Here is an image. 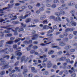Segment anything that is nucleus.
Masks as SVG:
<instances>
[{
    "instance_id": "1",
    "label": "nucleus",
    "mask_w": 77,
    "mask_h": 77,
    "mask_svg": "<svg viewBox=\"0 0 77 77\" xmlns=\"http://www.w3.org/2000/svg\"><path fill=\"white\" fill-rule=\"evenodd\" d=\"M20 29H19V28L18 27H17L16 29H15V31H14V30L12 29V28H10L8 29L7 30H5V31L4 32V33H9L10 32V30H11L12 32H14V35H18V34L17 33V31L18 30L19 32H20V31H23V29L21 28Z\"/></svg>"
},
{
    "instance_id": "2",
    "label": "nucleus",
    "mask_w": 77,
    "mask_h": 77,
    "mask_svg": "<svg viewBox=\"0 0 77 77\" xmlns=\"http://www.w3.org/2000/svg\"><path fill=\"white\" fill-rule=\"evenodd\" d=\"M0 61L2 62V63L0 64V65H3V64L4 65V66L2 67L3 69L5 68H8L9 67V66L8 65H7L5 63V61H3V59H0Z\"/></svg>"
},
{
    "instance_id": "3",
    "label": "nucleus",
    "mask_w": 77,
    "mask_h": 77,
    "mask_svg": "<svg viewBox=\"0 0 77 77\" xmlns=\"http://www.w3.org/2000/svg\"><path fill=\"white\" fill-rule=\"evenodd\" d=\"M26 15L24 17H23V16H22L21 17H19V18L20 19H24V18H26V17H29V16H30V15H31L32 14L30 11H27L26 13Z\"/></svg>"
},
{
    "instance_id": "4",
    "label": "nucleus",
    "mask_w": 77,
    "mask_h": 77,
    "mask_svg": "<svg viewBox=\"0 0 77 77\" xmlns=\"http://www.w3.org/2000/svg\"><path fill=\"white\" fill-rule=\"evenodd\" d=\"M8 51V48H6L5 50H3L2 49H1L0 50V52H2V53H4L5 54H8L9 52Z\"/></svg>"
},
{
    "instance_id": "5",
    "label": "nucleus",
    "mask_w": 77,
    "mask_h": 77,
    "mask_svg": "<svg viewBox=\"0 0 77 77\" xmlns=\"http://www.w3.org/2000/svg\"><path fill=\"white\" fill-rule=\"evenodd\" d=\"M64 7H65V5L63 4L62 7L58 8V10L59 11H63L64 10Z\"/></svg>"
},
{
    "instance_id": "6",
    "label": "nucleus",
    "mask_w": 77,
    "mask_h": 77,
    "mask_svg": "<svg viewBox=\"0 0 77 77\" xmlns=\"http://www.w3.org/2000/svg\"><path fill=\"white\" fill-rule=\"evenodd\" d=\"M24 61L25 63H26V62H27V60H26V57L25 56H23L21 60V63H22Z\"/></svg>"
},
{
    "instance_id": "7",
    "label": "nucleus",
    "mask_w": 77,
    "mask_h": 77,
    "mask_svg": "<svg viewBox=\"0 0 77 77\" xmlns=\"http://www.w3.org/2000/svg\"><path fill=\"white\" fill-rule=\"evenodd\" d=\"M71 69L72 71L71 70H69V72H70V74H72V72H75V69H74L73 67Z\"/></svg>"
},
{
    "instance_id": "8",
    "label": "nucleus",
    "mask_w": 77,
    "mask_h": 77,
    "mask_svg": "<svg viewBox=\"0 0 77 77\" xmlns=\"http://www.w3.org/2000/svg\"><path fill=\"white\" fill-rule=\"evenodd\" d=\"M19 51H20V50L16 51L15 52L17 56H21V55H22V53Z\"/></svg>"
},
{
    "instance_id": "9",
    "label": "nucleus",
    "mask_w": 77,
    "mask_h": 77,
    "mask_svg": "<svg viewBox=\"0 0 77 77\" xmlns=\"http://www.w3.org/2000/svg\"><path fill=\"white\" fill-rule=\"evenodd\" d=\"M56 21L58 22H59L60 21H62V20H61V18L60 17L58 16L56 18Z\"/></svg>"
},
{
    "instance_id": "10",
    "label": "nucleus",
    "mask_w": 77,
    "mask_h": 77,
    "mask_svg": "<svg viewBox=\"0 0 77 77\" xmlns=\"http://www.w3.org/2000/svg\"><path fill=\"white\" fill-rule=\"evenodd\" d=\"M65 59H66V57H62L60 58H59L57 60V61H61L62 60H64Z\"/></svg>"
},
{
    "instance_id": "11",
    "label": "nucleus",
    "mask_w": 77,
    "mask_h": 77,
    "mask_svg": "<svg viewBox=\"0 0 77 77\" xmlns=\"http://www.w3.org/2000/svg\"><path fill=\"white\" fill-rule=\"evenodd\" d=\"M24 77H33V75L32 74H29L28 75L27 74H25L24 75Z\"/></svg>"
},
{
    "instance_id": "12",
    "label": "nucleus",
    "mask_w": 77,
    "mask_h": 77,
    "mask_svg": "<svg viewBox=\"0 0 77 77\" xmlns=\"http://www.w3.org/2000/svg\"><path fill=\"white\" fill-rule=\"evenodd\" d=\"M71 24L72 26H76V25H77L76 23L73 21H72L71 22Z\"/></svg>"
},
{
    "instance_id": "13",
    "label": "nucleus",
    "mask_w": 77,
    "mask_h": 77,
    "mask_svg": "<svg viewBox=\"0 0 77 77\" xmlns=\"http://www.w3.org/2000/svg\"><path fill=\"white\" fill-rule=\"evenodd\" d=\"M46 18V16L44 15H43L41 16L40 18V20H44V19H45V18Z\"/></svg>"
},
{
    "instance_id": "14",
    "label": "nucleus",
    "mask_w": 77,
    "mask_h": 77,
    "mask_svg": "<svg viewBox=\"0 0 77 77\" xmlns=\"http://www.w3.org/2000/svg\"><path fill=\"white\" fill-rule=\"evenodd\" d=\"M24 39H25V38H24L23 39H20L19 38H18V39H17L16 40H15L14 42H15L17 43V42H18V41H20V40H22V41H24Z\"/></svg>"
},
{
    "instance_id": "15",
    "label": "nucleus",
    "mask_w": 77,
    "mask_h": 77,
    "mask_svg": "<svg viewBox=\"0 0 77 77\" xmlns=\"http://www.w3.org/2000/svg\"><path fill=\"white\" fill-rule=\"evenodd\" d=\"M14 43V41H9L6 42V44H12Z\"/></svg>"
},
{
    "instance_id": "16",
    "label": "nucleus",
    "mask_w": 77,
    "mask_h": 77,
    "mask_svg": "<svg viewBox=\"0 0 77 77\" xmlns=\"http://www.w3.org/2000/svg\"><path fill=\"white\" fill-rule=\"evenodd\" d=\"M33 46V45H29L28 48H26V50H27V51H29L31 49V47Z\"/></svg>"
},
{
    "instance_id": "17",
    "label": "nucleus",
    "mask_w": 77,
    "mask_h": 77,
    "mask_svg": "<svg viewBox=\"0 0 77 77\" xmlns=\"http://www.w3.org/2000/svg\"><path fill=\"white\" fill-rule=\"evenodd\" d=\"M55 44H53V47H52V48H57L58 49H60V48L58 47V46H54V45H55Z\"/></svg>"
},
{
    "instance_id": "18",
    "label": "nucleus",
    "mask_w": 77,
    "mask_h": 77,
    "mask_svg": "<svg viewBox=\"0 0 77 77\" xmlns=\"http://www.w3.org/2000/svg\"><path fill=\"white\" fill-rule=\"evenodd\" d=\"M75 3L73 2H71L70 3H69L68 4V6H72V5H74Z\"/></svg>"
},
{
    "instance_id": "19",
    "label": "nucleus",
    "mask_w": 77,
    "mask_h": 77,
    "mask_svg": "<svg viewBox=\"0 0 77 77\" xmlns=\"http://www.w3.org/2000/svg\"><path fill=\"white\" fill-rule=\"evenodd\" d=\"M53 53H54V51H53L50 50L49 51L48 54H53Z\"/></svg>"
},
{
    "instance_id": "20",
    "label": "nucleus",
    "mask_w": 77,
    "mask_h": 77,
    "mask_svg": "<svg viewBox=\"0 0 77 77\" xmlns=\"http://www.w3.org/2000/svg\"><path fill=\"white\" fill-rule=\"evenodd\" d=\"M52 66V64H51V62H49L48 63V68H50Z\"/></svg>"
},
{
    "instance_id": "21",
    "label": "nucleus",
    "mask_w": 77,
    "mask_h": 77,
    "mask_svg": "<svg viewBox=\"0 0 77 77\" xmlns=\"http://www.w3.org/2000/svg\"><path fill=\"white\" fill-rule=\"evenodd\" d=\"M27 72V69H26V68H24V71L23 72V74H26V72Z\"/></svg>"
},
{
    "instance_id": "22",
    "label": "nucleus",
    "mask_w": 77,
    "mask_h": 77,
    "mask_svg": "<svg viewBox=\"0 0 77 77\" xmlns=\"http://www.w3.org/2000/svg\"><path fill=\"white\" fill-rule=\"evenodd\" d=\"M8 8H3V9H1L0 10V13H3V11H4V10H5V9H8Z\"/></svg>"
},
{
    "instance_id": "23",
    "label": "nucleus",
    "mask_w": 77,
    "mask_h": 77,
    "mask_svg": "<svg viewBox=\"0 0 77 77\" xmlns=\"http://www.w3.org/2000/svg\"><path fill=\"white\" fill-rule=\"evenodd\" d=\"M48 21L47 20H46L43 21V24H48Z\"/></svg>"
},
{
    "instance_id": "24",
    "label": "nucleus",
    "mask_w": 77,
    "mask_h": 77,
    "mask_svg": "<svg viewBox=\"0 0 77 77\" xmlns=\"http://www.w3.org/2000/svg\"><path fill=\"white\" fill-rule=\"evenodd\" d=\"M65 18H66L67 22H69V20L68 19V18H67L66 17H62V20H64Z\"/></svg>"
},
{
    "instance_id": "25",
    "label": "nucleus",
    "mask_w": 77,
    "mask_h": 77,
    "mask_svg": "<svg viewBox=\"0 0 77 77\" xmlns=\"http://www.w3.org/2000/svg\"><path fill=\"white\" fill-rule=\"evenodd\" d=\"M61 14L60 11V12H56L55 13V15L57 16H60Z\"/></svg>"
},
{
    "instance_id": "26",
    "label": "nucleus",
    "mask_w": 77,
    "mask_h": 77,
    "mask_svg": "<svg viewBox=\"0 0 77 77\" xmlns=\"http://www.w3.org/2000/svg\"><path fill=\"white\" fill-rule=\"evenodd\" d=\"M38 35H36L35 36H34V38H32V40H33L34 39H35V38H38Z\"/></svg>"
},
{
    "instance_id": "27",
    "label": "nucleus",
    "mask_w": 77,
    "mask_h": 77,
    "mask_svg": "<svg viewBox=\"0 0 77 77\" xmlns=\"http://www.w3.org/2000/svg\"><path fill=\"white\" fill-rule=\"evenodd\" d=\"M49 18L51 20V19H53V20H54V19H55V17L54 16H51Z\"/></svg>"
},
{
    "instance_id": "28",
    "label": "nucleus",
    "mask_w": 77,
    "mask_h": 77,
    "mask_svg": "<svg viewBox=\"0 0 77 77\" xmlns=\"http://www.w3.org/2000/svg\"><path fill=\"white\" fill-rule=\"evenodd\" d=\"M31 19H28L27 20H25V22H26V23H29V22L31 21Z\"/></svg>"
},
{
    "instance_id": "29",
    "label": "nucleus",
    "mask_w": 77,
    "mask_h": 77,
    "mask_svg": "<svg viewBox=\"0 0 77 77\" xmlns=\"http://www.w3.org/2000/svg\"><path fill=\"white\" fill-rule=\"evenodd\" d=\"M60 13L62 15H65V11H60Z\"/></svg>"
},
{
    "instance_id": "30",
    "label": "nucleus",
    "mask_w": 77,
    "mask_h": 77,
    "mask_svg": "<svg viewBox=\"0 0 77 77\" xmlns=\"http://www.w3.org/2000/svg\"><path fill=\"white\" fill-rule=\"evenodd\" d=\"M48 26L47 25H45L43 27V29H48Z\"/></svg>"
},
{
    "instance_id": "31",
    "label": "nucleus",
    "mask_w": 77,
    "mask_h": 77,
    "mask_svg": "<svg viewBox=\"0 0 77 77\" xmlns=\"http://www.w3.org/2000/svg\"><path fill=\"white\" fill-rule=\"evenodd\" d=\"M42 53H43V52H41V53L40 54L38 53L37 52H36L35 53V54H37L38 56H40L41 55H42Z\"/></svg>"
},
{
    "instance_id": "32",
    "label": "nucleus",
    "mask_w": 77,
    "mask_h": 77,
    "mask_svg": "<svg viewBox=\"0 0 77 77\" xmlns=\"http://www.w3.org/2000/svg\"><path fill=\"white\" fill-rule=\"evenodd\" d=\"M71 47L70 46H66L65 47V49L66 50H68V49H69V48H71Z\"/></svg>"
},
{
    "instance_id": "33",
    "label": "nucleus",
    "mask_w": 77,
    "mask_h": 77,
    "mask_svg": "<svg viewBox=\"0 0 77 77\" xmlns=\"http://www.w3.org/2000/svg\"><path fill=\"white\" fill-rule=\"evenodd\" d=\"M12 35L11 34H8L5 35L6 37H8V36H12Z\"/></svg>"
},
{
    "instance_id": "34",
    "label": "nucleus",
    "mask_w": 77,
    "mask_h": 77,
    "mask_svg": "<svg viewBox=\"0 0 77 77\" xmlns=\"http://www.w3.org/2000/svg\"><path fill=\"white\" fill-rule=\"evenodd\" d=\"M45 57H46V55H43V56H41L40 57V59H43V58H44Z\"/></svg>"
},
{
    "instance_id": "35",
    "label": "nucleus",
    "mask_w": 77,
    "mask_h": 77,
    "mask_svg": "<svg viewBox=\"0 0 77 77\" xmlns=\"http://www.w3.org/2000/svg\"><path fill=\"white\" fill-rule=\"evenodd\" d=\"M74 28H69V31L70 32H72L73 30H74Z\"/></svg>"
},
{
    "instance_id": "36",
    "label": "nucleus",
    "mask_w": 77,
    "mask_h": 77,
    "mask_svg": "<svg viewBox=\"0 0 77 77\" xmlns=\"http://www.w3.org/2000/svg\"><path fill=\"white\" fill-rule=\"evenodd\" d=\"M72 16L73 17L74 19L75 20H77V17H76L75 16V15L74 14H72Z\"/></svg>"
},
{
    "instance_id": "37",
    "label": "nucleus",
    "mask_w": 77,
    "mask_h": 77,
    "mask_svg": "<svg viewBox=\"0 0 77 77\" xmlns=\"http://www.w3.org/2000/svg\"><path fill=\"white\" fill-rule=\"evenodd\" d=\"M17 47L18 46H17V45H14L13 46V48H17Z\"/></svg>"
},
{
    "instance_id": "38",
    "label": "nucleus",
    "mask_w": 77,
    "mask_h": 77,
    "mask_svg": "<svg viewBox=\"0 0 77 77\" xmlns=\"http://www.w3.org/2000/svg\"><path fill=\"white\" fill-rule=\"evenodd\" d=\"M71 65H69L67 66V68L68 69H71Z\"/></svg>"
},
{
    "instance_id": "39",
    "label": "nucleus",
    "mask_w": 77,
    "mask_h": 77,
    "mask_svg": "<svg viewBox=\"0 0 77 77\" xmlns=\"http://www.w3.org/2000/svg\"><path fill=\"white\" fill-rule=\"evenodd\" d=\"M15 69L18 72H19V71H20V70H19V68L18 67H15Z\"/></svg>"
},
{
    "instance_id": "40",
    "label": "nucleus",
    "mask_w": 77,
    "mask_h": 77,
    "mask_svg": "<svg viewBox=\"0 0 77 77\" xmlns=\"http://www.w3.org/2000/svg\"><path fill=\"white\" fill-rule=\"evenodd\" d=\"M59 45L60 46H63V45H65V44L63 43H60Z\"/></svg>"
},
{
    "instance_id": "41",
    "label": "nucleus",
    "mask_w": 77,
    "mask_h": 77,
    "mask_svg": "<svg viewBox=\"0 0 77 77\" xmlns=\"http://www.w3.org/2000/svg\"><path fill=\"white\" fill-rule=\"evenodd\" d=\"M66 62L68 63H70V60L69 59H67L66 60Z\"/></svg>"
},
{
    "instance_id": "42",
    "label": "nucleus",
    "mask_w": 77,
    "mask_h": 77,
    "mask_svg": "<svg viewBox=\"0 0 77 77\" xmlns=\"http://www.w3.org/2000/svg\"><path fill=\"white\" fill-rule=\"evenodd\" d=\"M21 25H22V28H23V27H25L26 26V25H23V23H21Z\"/></svg>"
},
{
    "instance_id": "43",
    "label": "nucleus",
    "mask_w": 77,
    "mask_h": 77,
    "mask_svg": "<svg viewBox=\"0 0 77 77\" xmlns=\"http://www.w3.org/2000/svg\"><path fill=\"white\" fill-rule=\"evenodd\" d=\"M54 32V30L51 29L48 31V33H52V32Z\"/></svg>"
},
{
    "instance_id": "44",
    "label": "nucleus",
    "mask_w": 77,
    "mask_h": 77,
    "mask_svg": "<svg viewBox=\"0 0 77 77\" xmlns=\"http://www.w3.org/2000/svg\"><path fill=\"white\" fill-rule=\"evenodd\" d=\"M5 74V72L3 71L1 72V75H4Z\"/></svg>"
},
{
    "instance_id": "45",
    "label": "nucleus",
    "mask_w": 77,
    "mask_h": 77,
    "mask_svg": "<svg viewBox=\"0 0 77 77\" xmlns=\"http://www.w3.org/2000/svg\"><path fill=\"white\" fill-rule=\"evenodd\" d=\"M5 20L2 19V18H0V22L1 23H2L3 21H4Z\"/></svg>"
},
{
    "instance_id": "46",
    "label": "nucleus",
    "mask_w": 77,
    "mask_h": 77,
    "mask_svg": "<svg viewBox=\"0 0 77 77\" xmlns=\"http://www.w3.org/2000/svg\"><path fill=\"white\" fill-rule=\"evenodd\" d=\"M10 57L8 55L6 56L5 57H4V58H6V59H8Z\"/></svg>"
},
{
    "instance_id": "47",
    "label": "nucleus",
    "mask_w": 77,
    "mask_h": 77,
    "mask_svg": "<svg viewBox=\"0 0 77 77\" xmlns=\"http://www.w3.org/2000/svg\"><path fill=\"white\" fill-rule=\"evenodd\" d=\"M40 11H44V9L43 8H41L39 9Z\"/></svg>"
},
{
    "instance_id": "48",
    "label": "nucleus",
    "mask_w": 77,
    "mask_h": 77,
    "mask_svg": "<svg viewBox=\"0 0 77 77\" xmlns=\"http://www.w3.org/2000/svg\"><path fill=\"white\" fill-rule=\"evenodd\" d=\"M51 7L52 8H54L56 7V5L54 4Z\"/></svg>"
},
{
    "instance_id": "49",
    "label": "nucleus",
    "mask_w": 77,
    "mask_h": 77,
    "mask_svg": "<svg viewBox=\"0 0 77 77\" xmlns=\"http://www.w3.org/2000/svg\"><path fill=\"white\" fill-rule=\"evenodd\" d=\"M44 74H45V75H48V72L47 71L45 72L44 73Z\"/></svg>"
},
{
    "instance_id": "50",
    "label": "nucleus",
    "mask_w": 77,
    "mask_h": 77,
    "mask_svg": "<svg viewBox=\"0 0 77 77\" xmlns=\"http://www.w3.org/2000/svg\"><path fill=\"white\" fill-rule=\"evenodd\" d=\"M28 8L29 9H32L33 8V7H32V6H31L29 5V6H28Z\"/></svg>"
},
{
    "instance_id": "51",
    "label": "nucleus",
    "mask_w": 77,
    "mask_h": 77,
    "mask_svg": "<svg viewBox=\"0 0 77 77\" xmlns=\"http://www.w3.org/2000/svg\"><path fill=\"white\" fill-rule=\"evenodd\" d=\"M75 10H72L70 12L71 14H75Z\"/></svg>"
},
{
    "instance_id": "52",
    "label": "nucleus",
    "mask_w": 77,
    "mask_h": 77,
    "mask_svg": "<svg viewBox=\"0 0 77 77\" xmlns=\"http://www.w3.org/2000/svg\"><path fill=\"white\" fill-rule=\"evenodd\" d=\"M58 2H59L58 0H54V3H57Z\"/></svg>"
},
{
    "instance_id": "53",
    "label": "nucleus",
    "mask_w": 77,
    "mask_h": 77,
    "mask_svg": "<svg viewBox=\"0 0 77 77\" xmlns=\"http://www.w3.org/2000/svg\"><path fill=\"white\" fill-rule=\"evenodd\" d=\"M69 38L70 39H71L72 38V35L70 34L69 35Z\"/></svg>"
},
{
    "instance_id": "54",
    "label": "nucleus",
    "mask_w": 77,
    "mask_h": 77,
    "mask_svg": "<svg viewBox=\"0 0 77 77\" xmlns=\"http://www.w3.org/2000/svg\"><path fill=\"white\" fill-rule=\"evenodd\" d=\"M46 5L47 7H50L51 6V5L49 4H47Z\"/></svg>"
},
{
    "instance_id": "55",
    "label": "nucleus",
    "mask_w": 77,
    "mask_h": 77,
    "mask_svg": "<svg viewBox=\"0 0 77 77\" xmlns=\"http://www.w3.org/2000/svg\"><path fill=\"white\" fill-rule=\"evenodd\" d=\"M53 68H54L55 69H57V67L56 65H54L53 67Z\"/></svg>"
},
{
    "instance_id": "56",
    "label": "nucleus",
    "mask_w": 77,
    "mask_h": 77,
    "mask_svg": "<svg viewBox=\"0 0 77 77\" xmlns=\"http://www.w3.org/2000/svg\"><path fill=\"white\" fill-rule=\"evenodd\" d=\"M73 33L74 35H77V31H74L73 32Z\"/></svg>"
},
{
    "instance_id": "57",
    "label": "nucleus",
    "mask_w": 77,
    "mask_h": 77,
    "mask_svg": "<svg viewBox=\"0 0 77 77\" xmlns=\"http://www.w3.org/2000/svg\"><path fill=\"white\" fill-rule=\"evenodd\" d=\"M8 51L10 52H12V51H13V49L10 48L9 49H8Z\"/></svg>"
},
{
    "instance_id": "58",
    "label": "nucleus",
    "mask_w": 77,
    "mask_h": 77,
    "mask_svg": "<svg viewBox=\"0 0 77 77\" xmlns=\"http://www.w3.org/2000/svg\"><path fill=\"white\" fill-rule=\"evenodd\" d=\"M65 32H69V28H67L65 30Z\"/></svg>"
},
{
    "instance_id": "59",
    "label": "nucleus",
    "mask_w": 77,
    "mask_h": 77,
    "mask_svg": "<svg viewBox=\"0 0 77 77\" xmlns=\"http://www.w3.org/2000/svg\"><path fill=\"white\" fill-rule=\"evenodd\" d=\"M15 39V37H11L10 38L11 40L12 41L13 40H14Z\"/></svg>"
},
{
    "instance_id": "60",
    "label": "nucleus",
    "mask_w": 77,
    "mask_h": 77,
    "mask_svg": "<svg viewBox=\"0 0 77 77\" xmlns=\"http://www.w3.org/2000/svg\"><path fill=\"white\" fill-rule=\"evenodd\" d=\"M71 52H74L75 51V49H71L70 50Z\"/></svg>"
},
{
    "instance_id": "61",
    "label": "nucleus",
    "mask_w": 77,
    "mask_h": 77,
    "mask_svg": "<svg viewBox=\"0 0 77 77\" xmlns=\"http://www.w3.org/2000/svg\"><path fill=\"white\" fill-rule=\"evenodd\" d=\"M76 75L75 74H74L71 75V77H75Z\"/></svg>"
},
{
    "instance_id": "62",
    "label": "nucleus",
    "mask_w": 77,
    "mask_h": 77,
    "mask_svg": "<svg viewBox=\"0 0 77 77\" xmlns=\"http://www.w3.org/2000/svg\"><path fill=\"white\" fill-rule=\"evenodd\" d=\"M37 66H40V68H42L43 67L42 66H41V64H39Z\"/></svg>"
},
{
    "instance_id": "63",
    "label": "nucleus",
    "mask_w": 77,
    "mask_h": 77,
    "mask_svg": "<svg viewBox=\"0 0 77 77\" xmlns=\"http://www.w3.org/2000/svg\"><path fill=\"white\" fill-rule=\"evenodd\" d=\"M3 46V44L2 43H0V47H2Z\"/></svg>"
},
{
    "instance_id": "64",
    "label": "nucleus",
    "mask_w": 77,
    "mask_h": 77,
    "mask_svg": "<svg viewBox=\"0 0 77 77\" xmlns=\"http://www.w3.org/2000/svg\"><path fill=\"white\" fill-rule=\"evenodd\" d=\"M16 76H17V75H12L11 77H16Z\"/></svg>"
}]
</instances>
